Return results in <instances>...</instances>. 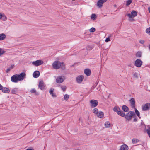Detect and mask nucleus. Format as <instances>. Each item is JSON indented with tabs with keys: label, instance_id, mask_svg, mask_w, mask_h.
I'll use <instances>...</instances> for the list:
<instances>
[{
	"label": "nucleus",
	"instance_id": "nucleus-6",
	"mask_svg": "<svg viewBox=\"0 0 150 150\" xmlns=\"http://www.w3.org/2000/svg\"><path fill=\"white\" fill-rule=\"evenodd\" d=\"M90 106L91 108H93L95 107L98 104V102L97 100L93 99L90 101Z\"/></svg>",
	"mask_w": 150,
	"mask_h": 150
},
{
	"label": "nucleus",
	"instance_id": "nucleus-22",
	"mask_svg": "<svg viewBox=\"0 0 150 150\" xmlns=\"http://www.w3.org/2000/svg\"><path fill=\"white\" fill-rule=\"evenodd\" d=\"M122 109L125 112H127L129 110L128 108L125 105H123L122 106Z\"/></svg>",
	"mask_w": 150,
	"mask_h": 150
},
{
	"label": "nucleus",
	"instance_id": "nucleus-49",
	"mask_svg": "<svg viewBox=\"0 0 150 150\" xmlns=\"http://www.w3.org/2000/svg\"><path fill=\"white\" fill-rule=\"evenodd\" d=\"M148 9L149 10L150 9V7H149L148 8Z\"/></svg>",
	"mask_w": 150,
	"mask_h": 150
},
{
	"label": "nucleus",
	"instance_id": "nucleus-41",
	"mask_svg": "<svg viewBox=\"0 0 150 150\" xmlns=\"http://www.w3.org/2000/svg\"><path fill=\"white\" fill-rule=\"evenodd\" d=\"M146 131L149 137H150V127Z\"/></svg>",
	"mask_w": 150,
	"mask_h": 150
},
{
	"label": "nucleus",
	"instance_id": "nucleus-8",
	"mask_svg": "<svg viewBox=\"0 0 150 150\" xmlns=\"http://www.w3.org/2000/svg\"><path fill=\"white\" fill-rule=\"evenodd\" d=\"M43 63V62L42 60H38L33 62H32V64L33 65L37 67L41 65Z\"/></svg>",
	"mask_w": 150,
	"mask_h": 150
},
{
	"label": "nucleus",
	"instance_id": "nucleus-7",
	"mask_svg": "<svg viewBox=\"0 0 150 150\" xmlns=\"http://www.w3.org/2000/svg\"><path fill=\"white\" fill-rule=\"evenodd\" d=\"M150 108V103H147L145 105L142 106V110L144 111H146L149 110Z\"/></svg>",
	"mask_w": 150,
	"mask_h": 150
},
{
	"label": "nucleus",
	"instance_id": "nucleus-51",
	"mask_svg": "<svg viewBox=\"0 0 150 150\" xmlns=\"http://www.w3.org/2000/svg\"><path fill=\"white\" fill-rule=\"evenodd\" d=\"M149 13H150V10H149Z\"/></svg>",
	"mask_w": 150,
	"mask_h": 150
},
{
	"label": "nucleus",
	"instance_id": "nucleus-13",
	"mask_svg": "<svg viewBox=\"0 0 150 150\" xmlns=\"http://www.w3.org/2000/svg\"><path fill=\"white\" fill-rule=\"evenodd\" d=\"M130 105L132 108H135V101L134 98H131L129 100Z\"/></svg>",
	"mask_w": 150,
	"mask_h": 150
},
{
	"label": "nucleus",
	"instance_id": "nucleus-17",
	"mask_svg": "<svg viewBox=\"0 0 150 150\" xmlns=\"http://www.w3.org/2000/svg\"><path fill=\"white\" fill-rule=\"evenodd\" d=\"M120 149L121 150H128L129 148L127 145L124 144L121 146Z\"/></svg>",
	"mask_w": 150,
	"mask_h": 150
},
{
	"label": "nucleus",
	"instance_id": "nucleus-42",
	"mask_svg": "<svg viewBox=\"0 0 150 150\" xmlns=\"http://www.w3.org/2000/svg\"><path fill=\"white\" fill-rule=\"evenodd\" d=\"M134 77L137 78L138 77L137 74L136 73H134L133 74Z\"/></svg>",
	"mask_w": 150,
	"mask_h": 150
},
{
	"label": "nucleus",
	"instance_id": "nucleus-16",
	"mask_svg": "<svg viewBox=\"0 0 150 150\" xmlns=\"http://www.w3.org/2000/svg\"><path fill=\"white\" fill-rule=\"evenodd\" d=\"M40 74L39 71H36L33 72V77L35 78H37L38 77Z\"/></svg>",
	"mask_w": 150,
	"mask_h": 150
},
{
	"label": "nucleus",
	"instance_id": "nucleus-48",
	"mask_svg": "<svg viewBox=\"0 0 150 150\" xmlns=\"http://www.w3.org/2000/svg\"><path fill=\"white\" fill-rule=\"evenodd\" d=\"M26 150H34L33 149H26Z\"/></svg>",
	"mask_w": 150,
	"mask_h": 150
},
{
	"label": "nucleus",
	"instance_id": "nucleus-37",
	"mask_svg": "<svg viewBox=\"0 0 150 150\" xmlns=\"http://www.w3.org/2000/svg\"><path fill=\"white\" fill-rule=\"evenodd\" d=\"M146 32L149 35H150V27L146 29Z\"/></svg>",
	"mask_w": 150,
	"mask_h": 150
},
{
	"label": "nucleus",
	"instance_id": "nucleus-35",
	"mask_svg": "<svg viewBox=\"0 0 150 150\" xmlns=\"http://www.w3.org/2000/svg\"><path fill=\"white\" fill-rule=\"evenodd\" d=\"M95 28H94L92 27L89 29V31L90 32H93L95 31Z\"/></svg>",
	"mask_w": 150,
	"mask_h": 150
},
{
	"label": "nucleus",
	"instance_id": "nucleus-24",
	"mask_svg": "<svg viewBox=\"0 0 150 150\" xmlns=\"http://www.w3.org/2000/svg\"><path fill=\"white\" fill-rule=\"evenodd\" d=\"M5 35L4 33L0 34V40H4L6 38Z\"/></svg>",
	"mask_w": 150,
	"mask_h": 150
},
{
	"label": "nucleus",
	"instance_id": "nucleus-21",
	"mask_svg": "<svg viewBox=\"0 0 150 150\" xmlns=\"http://www.w3.org/2000/svg\"><path fill=\"white\" fill-rule=\"evenodd\" d=\"M1 90L2 92L6 93H8L10 91L9 89L6 87L2 88Z\"/></svg>",
	"mask_w": 150,
	"mask_h": 150
},
{
	"label": "nucleus",
	"instance_id": "nucleus-23",
	"mask_svg": "<svg viewBox=\"0 0 150 150\" xmlns=\"http://www.w3.org/2000/svg\"><path fill=\"white\" fill-rule=\"evenodd\" d=\"M18 89L17 88L12 89L11 90V93L13 94H16L18 93Z\"/></svg>",
	"mask_w": 150,
	"mask_h": 150
},
{
	"label": "nucleus",
	"instance_id": "nucleus-43",
	"mask_svg": "<svg viewBox=\"0 0 150 150\" xmlns=\"http://www.w3.org/2000/svg\"><path fill=\"white\" fill-rule=\"evenodd\" d=\"M145 41L143 40H140L139 42L140 44H143L144 43Z\"/></svg>",
	"mask_w": 150,
	"mask_h": 150
},
{
	"label": "nucleus",
	"instance_id": "nucleus-33",
	"mask_svg": "<svg viewBox=\"0 0 150 150\" xmlns=\"http://www.w3.org/2000/svg\"><path fill=\"white\" fill-rule=\"evenodd\" d=\"M132 2V0H128L126 2V5L127 6L130 5Z\"/></svg>",
	"mask_w": 150,
	"mask_h": 150
},
{
	"label": "nucleus",
	"instance_id": "nucleus-10",
	"mask_svg": "<svg viewBox=\"0 0 150 150\" xmlns=\"http://www.w3.org/2000/svg\"><path fill=\"white\" fill-rule=\"evenodd\" d=\"M11 81L14 83H17L19 81L17 74L13 75L11 77Z\"/></svg>",
	"mask_w": 150,
	"mask_h": 150
},
{
	"label": "nucleus",
	"instance_id": "nucleus-36",
	"mask_svg": "<svg viewBox=\"0 0 150 150\" xmlns=\"http://www.w3.org/2000/svg\"><path fill=\"white\" fill-rule=\"evenodd\" d=\"M5 52V51L2 49L0 48V56L3 55Z\"/></svg>",
	"mask_w": 150,
	"mask_h": 150
},
{
	"label": "nucleus",
	"instance_id": "nucleus-4",
	"mask_svg": "<svg viewBox=\"0 0 150 150\" xmlns=\"http://www.w3.org/2000/svg\"><path fill=\"white\" fill-rule=\"evenodd\" d=\"M26 74L24 72H22L20 74H17L19 81L23 80L26 77Z\"/></svg>",
	"mask_w": 150,
	"mask_h": 150
},
{
	"label": "nucleus",
	"instance_id": "nucleus-26",
	"mask_svg": "<svg viewBox=\"0 0 150 150\" xmlns=\"http://www.w3.org/2000/svg\"><path fill=\"white\" fill-rule=\"evenodd\" d=\"M110 122L109 121L106 122L105 124V125L106 127L108 128L110 127Z\"/></svg>",
	"mask_w": 150,
	"mask_h": 150
},
{
	"label": "nucleus",
	"instance_id": "nucleus-46",
	"mask_svg": "<svg viewBox=\"0 0 150 150\" xmlns=\"http://www.w3.org/2000/svg\"><path fill=\"white\" fill-rule=\"evenodd\" d=\"M3 88L2 86V85L0 84V90L2 89V88Z\"/></svg>",
	"mask_w": 150,
	"mask_h": 150
},
{
	"label": "nucleus",
	"instance_id": "nucleus-3",
	"mask_svg": "<svg viewBox=\"0 0 150 150\" xmlns=\"http://www.w3.org/2000/svg\"><path fill=\"white\" fill-rule=\"evenodd\" d=\"M135 115L134 111H129L126 115H125V118L128 121H130L132 118V116Z\"/></svg>",
	"mask_w": 150,
	"mask_h": 150
},
{
	"label": "nucleus",
	"instance_id": "nucleus-2",
	"mask_svg": "<svg viewBox=\"0 0 150 150\" xmlns=\"http://www.w3.org/2000/svg\"><path fill=\"white\" fill-rule=\"evenodd\" d=\"M63 65V63H60L59 62L57 61L54 62L52 64V66L53 68L55 69H58L60 67L62 68V66Z\"/></svg>",
	"mask_w": 150,
	"mask_h": 150
},
{
	"label": "nucleus",
	"instance_id": "nucleus-14",
	"mask_svg": "<svg viewBox=\"0 0 150 150\" xmlns=\"http://www.w3.org/2000/svg\"><path fill=\"white\" fill-rule=\"evenodd\" d=\"M83 79V76L81 75L77 77L76 78V80L77 83H80L81 82Z\"/></svg>",
	"mask_w": 150,
	"mask_h": 150
},
{
	"label": "nucleus",
	"instance_id": "nucleus-39",
	"mask_svg": "<svg viewBox=\"0 0 150 150\" xmlns=\"http://www.w3.org/2000/svg\"><path fill=\"white\" fill-rule=\"evenodd\" d=\"M61 88L62 90L63 91H64L66 89V86H61Z\"/></svg>",
	"mask_w": 150,
	"mask_h": 150
},
{
	"label": "nucleus",
	"instance_id": "nucleus-11",
	"mask_svg": "<svg viewBox=\"0 0 150 150\" xmlns=\"http://www.w3.org/2000/svg\"><path fill=\"white\" fill-rule=\"evenodd\" d=\"M142 63V62L139 59H137L135 62V65L137 67H141Z\"/></svg>",
	"mask_w": 150,
	"mask_h": 150
},
{
	"label": "nucleus",
	"instance_id": "nucleus-29",
	"mask_svg": "<svg viewBox=\"0 0 150 150\" xmlns=\"http://www.w3.org/2000/svg\"><path fill=\"white\" fill-rule=\"evenodd\" d=\"M135 113L137 114V115L140 118V113L139 111L137 110L135 108Z\"/></svg>",
	"mask_w": 150,
	"mask_h": 150
},
{
	"label": "nucleus",
	"instance_id": "nucleus-19",
	"mask_svg": "<svg viewBox=\"0 0 150 150\" xmlns=\"http://www.w3.org/2000/svg\"><path fill=\"white\" fill-rule=\"evenodd\" d=\"M54 89H50L49 91V93L50 94L53 98L56 97L57 96L55 93L54 92Z\"/></svg>",
	"mask_w": 150,
	"mask_h": 150
},
{
	"label": "nucleus",
	"instance_id": "nucleus-50",
	"mask_svg": "<svg viewBox=\"0 0 150 150\" xmlns=\"http://www.w3.org/2000/svg\"><path fill=\"white\" fill-rule=\"evenodd\" d=\"M95 87H92V88H93V89L95 88Z\"/></svg>",
	"mask_w": 150,
	"mask_h": 150
},
{
	"label": "nucleus",
	"instance_id": "nucleus-45",
	"mask_svg": "<svg viewBox=\"0 0 150 150\" xmlns=\"http://www.w3.org/2000/svg\"><path fill=\"white\" fill-rule=\"evenodd\" d=\"M14 67V65H12L10 68V69H12Z\"/></svg>",
	"mask_w": 150,
	"mask_h": 150
},
{
	"label": "nucleus",
	"instance_id": "nucleus-47",
	"mask_svg": "<svg viewBox=\"0 0 150 150\" xmlns=\"http://www.w3.org/2000/svg\"><path fill=\"white\" fill-rule=\"evenodd\" d=\"M133 121L134 122H136L137 121V119L136 118H134L133 120Z\"/></svg>",
	"mask_w": 150,
	"mask_h": 150
},
{
	"label": "nucleus",
	"instance_id": "nucleus-38",
	"mask_svg": "<svg viewBox=\"0 0 150 150\" xmlns=\"http://www.w3.org/2000/svg\"><path fill=\"white\" fill-rule=\"evenodd\" d=\"M111 37V35H110L109 37L106 38L105 41L106 42H107L109 41H110V37Z\"/></svg>",
	"mask_w": 150,
	"mask_h": 150
},
{
	"label": "nucleus",
	"instance_id": "nucleus-5",
	"mask_svg": "<svg viewBox=\"0 0 150 150\" xmlns=\"http://www.w3.org/2000/svg\"><path fill=\"white\" fill-rule=\"evenodd\" d=\"M65 79V78L64 76H58L56 79V82L57 83H61L64 81Z\"/></svg>",
	"mask_w": 150,
	"mask_h": 150
},
{
	"label": "nucleus",
	"instance_id": "nucleus-25",
	"mask_svg": "<svg viewBox=\"0 0 150 150\" xmlns=\"http://www.w3.org/2000/svg\"><path fill=\"white\" fill-rule=\"evenodd\" d=\"M139 142V140L137 139L133 138L132 139V142L133 144H136Z\"/></svg>",
	"mask_w": 150,
	"mask_h": 150
},
{
	"label": "nucleus",
	"instance_id": "nucleus-12",
	"mask_svg": "<svg viewBox=\"0 0 150 150\" xmlns=\"http://www.w3.org/2000/svg\"><path fill=\"white\" fill-rule=\"evenodd\" d=\"M107 0H99L97 3V6L99 8L101 7L103 4L106 2Z\"/></svg>",
	"mask_w": 150,
	"mask_h": 150
},
{
	"label": "nucleus",
	"instance_id": "nucleus-40",
	"mask_svg": "<svg viewBox=\"0 0 150 150\" xmlns=\"http://www.w3.org/2000/svg\"><path fill=\"white\" fill-rule=\"evenodd\" d=\"M106 11L107 10H102V11L101 12L102 13L103 15L104 16H105L106 15V13H105V12H107Z\"/></svg>",
	"mask_w": 150,
	"mask_h": 150
},
{
	"label": "nucleus",
	"instance_id": "nucleus-27",
	"mask_svg": "<svg viewBox=\"0 0 150 150\" xmlns=\"http://www.w3.org/2000/svg\"><path fill=\"white\" fill-rule=\"evenodd\" d=\"M91 18L93 20H95L96 19L97 16L96 14H93L91 15Z\"/></svg>",
	"mask_w": 150,
	"mask_h": 150
},
{
	"label": "nucleus",
	"instance_id": "nucleus-52",
	"mask_svg": "<svg viewBox=\"0 0 150 150\" xmlns=\"http://www.w3.org/2000/svg\"><path fill=\"white\" fill-rule=\"evenodd\" d=\"M149 48H150V45H149Z\"/></svg>",
	"mask_w": 150,
	"mask_h": 150
},
{
	"label": "nucleus",
	"instance_id": "nucleus-20",
	"mask_svg": "<svg viewBox=\"0 0 150 150\" xmlns=\"http://www.w3.org/2000/svg\"><path fill=\"white\" fill-rule=\"evenodd\" d=\"M96 115L98 117L100 118H102L104 116L103 112L102 111L99 112Z\"/></svg>",
	"mask_w": 150,
	"mask_h": 150
},
{
	"label": "nucleus",
	"instance_id": "nucleus-18",
	"mask_svg": "<svg viewBox=\"0 0 150 150\" xmlns=\"http://www.w3.org/2000/svg\"><path fill=\"white\" fill-rule=\"evenodd\" d=\"M84 72L85 74L87 76H89L91 75V71L88 69H85L84 70Z\"/></svg>",
	"mask_w": 150,
	"mask_h": 150
},
{
	"label": "nucleus",
	"instance_id": "nucleus-32",
	"mask_svg": "<svg viewBox=\"0 0 150 150\" xmlns=\"http://www.w3.org/2000/svg\"><path fill=\"white\" fill-rule=\"evenodd\" d=\"M69 98V96L68 94H65L64 95V98L65 100H67Z\"/></svg>",
	"mask_w": 150,
	"mask_h": 150
},
{
	"label": "nucleus",
	"instance_id": "nucleus-34",
	"mask_svg": "<svg viewBox=\"0 0 150 150\" xmlns=\"http://www.w3.org/2000/svg\"><path fill=\"white\" fill-rule=\"evenodd\" d=\"M136 56L138 57H140L141 56V53L140 52H137L136 54Z\"/></svg>",
	"mask_w": 150,
	"mask_h": 150
},
{
	"label": "nucleus",
	"instance_id": "nucleus-44",
	"mask_svg": "<svg viewBox=\"0 0 150 150\" xmlns=\"http://www.w3.org/2000/svg\"><path fill=\"white\" fill-rule=\"evenodd\" d=\"M11 69H10V68L7 69L6 71V72L8 73V72H9L10 71Z\"/></svg>",
	"mask_w": 150,
	"mask_h": 150
},
{
	"label": "nucleus",
	"instance_id": "nucleus-28",
	"mask_svg": "<svg viewBox=\"0 0 150 150\" xmlns=\"http://www.w3.org/2000/svg\"><path fill=\"white\" fill-rule=\"evenodd\" d=\"M93 112L94 113L97 114L98 112V110L97 108H95L93 110Z\"/></svg>",
	"mask_w": 150,
	"mask_h": 150
},
{
	"label": "nucleus",
	"instance_id": "nucleus-15",
	"mask_svg": "<svg viewBox=\"0 0 150 150\" xmlns=\"http://www.w3.org/2000/svg\"><path fill=\"white\" fill-rule=\"evenodd\" d=\"M38 87L41 90L44 89V83L42 81H41L39 82Z\"/></svg>",
	"mask_w": 150,
	"mask_h": 150
},
{
	"label": "nucleus",
	"instance_id": "nucleus-31",
	"mask_svg": "<svg viewBox=\"0 0 150 150\" xmlns=\"http://www.w3.org/2000/svg\"><path fill=\"white\" fill-rule=\"evenodd\" d=\"M30 92L32 93H35L36 95H38V94H37L36 90L34 88L32 89L30 91Z\"/></svg>",
	"mask_w": 150,
	"mask_h": 150
},
{
	"label": "nucleus",
	"instance_id": "nucleus-30",
	"mask_svg": "<svg viewBox=\"0 0 150 150\" xmlns=\"http://www.w3.org/2000/svg\"><path fill=\"white\" fill-rule=\"evenodd\" d=\"M2 17L3 18V19L4 20H6V17L4 16V15L1 14V13H0V19H1Z\"/></svg>",
	"mask_w": 150,
	"mask_h": 150
},
{
	"label": "nucleus",
	"instance_id": "nucleus-9",
	"mask_svg": "<svg viewBox=\"0 0 150 150\" xmlns=\"http://www.w3.org/2000/svg\"><path fill=\"white\" fill-rule=\"evenodd\" d=\"M137 15V12L133 10L130 13H128L127 14V16L129 18H134Z\"/></svg>",
	"mask_w": 150,
	"mask_h": 150
},
{
	"label": "nucleus",
	"instance_id": "nucleus-1",
	"mask_svg": "<svg viewBox=\"0 0 150 150\" xmlns=\"http://www.w3.org/2000/svg\"><path fill=\"white\" fill-rule=\"evenodd\" d=\"M113 110L114 112H116L119 115L122 117H124L125 116V113L122 111L119 107L115 106Z\"/></svg>",
	"mask_w": 150,
	"mask_h": 150
}]
</instances>
